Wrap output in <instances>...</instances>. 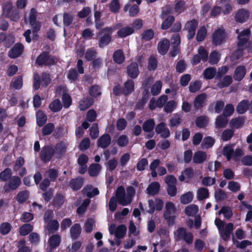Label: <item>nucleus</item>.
I'll return each mask as SVG.
<instances>
[{
    "mask_svg": "<svg viewBox=\"0 0 252 252\" xmlns=\"http://www.w3.org/2000/svg\"><path fill=\"white\" fill-rule=\"evenodd\" d=\"M56 63L55 57L52 56L47 51L42 52L35 60V64L40 66H50Z\"/></svg>",
    "mask_w": 252,
    "mask_h": 252,
    "instance_id": "1",
    "label": "nucleus"
},
{
    "mask_svg": "<svg viewBox=\"0 0 252 252\" xmlns=\"http://www.w3.org/2000/svg\"><path fill=\"white\" fill-rule=\"evenodd\" d=\"M113 32V30L111 27H105L98 32V35H103L99 38L98 40V46L100 48H103L104 47L108 45L112 40L111 34Z\"/></svg>",
    "mask_w": 252,
    "mask_h": 252,
    "instance_id": "2",
    "label": "nucleus"
},
{
    "mask_svg": "<svg viewBox=\"0 0 252 252\" xmlns=\"http://www.w3.org/2000/svg\"><path fill=\"white\" fill-rule=\"evenodd\" d=\"M227 37L225 30L223 28L216 30L212 35V43L215 46H218L225 42Z\"/></svg>",
    "mask_w": 252,
    "mask_h": 252,
    "instance_id": "3",
    "label": "nucleus"
},
{
    "mask_svg": "<svg viewBox=\"0 0 252 252\" xmlns=\"http://www.w3.org/2000/svg\"><path fill=\"white\" fill-rule=\"evenodd\" d=\"M55 154V149L53 145H45L41 148L39 157L43 162L48 163L52 159Z\"/></svg>",
    "mask_w": 252,
    "mask_h": 252,
    "instance_id": "4",
    "label": "nucleus"
},
{
    "mask_svg": "<svg viewBox=\"0 0 252 252\" xmlns=\"http://www.w3.org/2000/svg\"><path fill=\"white\" fill-rule=\"evenodd\" d=\"M176 211L175 205L172 202H167L166 203L163 217L167 221L169 225H172L174 224L175 216L173 214L175 213Z\"/></svg>",
    "mask_w": 252,
    "mask_h": 252,
    "instance_id": "5",
    "label": "nucleus"
},
{
    "mask_svg": "<svg viewBox=\"0 0 252 252\" xmlns=\"http://www.w3.org/2000/svg\"><path fill=\"white\" fill-rule=\"evenodd\" d=\"M198 25V22L195 19L188 21L186 23L184 30L187 31L188 32L187 35L188 40H190L194 37Z\"/></svg>",
    "mask_w": 252,
    "mask_h": 252,
    "instance_id": "6",
    "label": "nucleus"
},
{
    "mask_svg": "<svg viewBox=\"0 0 252 252\" xmlns=\"http://www.w3.org/2000/svg\"><path fill=\"white\" fill-rule=\"evenodd\" d=\"M21 178L17 176H13L9 180L7 184L4 185L3 189L5 192L7 193L11 190L17 189L21 184Z\"/></svg>",
    "mask_w": 252,
    "mask_h": 252,
    "instance_id": "7",
    "label": "nucleus"
},
{
    "mask_svg": "<svg viewBox=\"0 0 252 252\" xmlns=\"http://www.w3.org/2000/svg\"><path fill=\"white\" fill-rule=\"evenodd\" d=\"M24 49L23 44L20 43H16L8 51V57L11 59H16L23 54Z\"/></svg>",
    "mask_w": 252,
    "mask_h": 252,
    "instance_id": "8",
    "label": "nucleus"
},
{
    "mask_svg": "<svg viewBox=\"0 0 252 252\" xmlns=\"http://www.w3.org/2000/svg\"><path fill=\"white\" fill-rule=\"evenodd\" d=\"M250 16L249 11L245 9H239L234 15L235 21L238 23H244L249 19Z\"/></svg>",
    "mask_w": 252,
    "mask_h": 252,
    "instance_id": "9",
    "label": "nucleus"
},
{
    "mask_svg": "<svg viewBox=\"0 0 252 252\" xmlns=\"http://www.w3.org/2000/svg\"><path fill=\"white\" fill-rule=\"evenodd\" d=\"M126 73L132 79L137 78L140 73L137 63L136 62L130 63L126 67Z\"/></svg>",
    "mask_w": 252,
    "mask_h": 252,
    "instance_id": "10",
    "label": "nucleus"
},
{
    "mask_svg": "<svg viewBox=\"0 0 252 252\" xmlns=\"http://www.w3.org/2000/svg\"><path fill=\"white\" fill-rule=\"evenodd\" d=\"M247 73L246 67L243 65L237 66L234 70L233 77L235 81L240 82L245 77Z\"/></svg>",
    "mask_w": 252,
    "mask_h": 252,
    "instance_id": "11",
    "label": "nucleus"
},
{
    "mask_svg": "<svg viewBox=\"0 0 252 252\" xmlns=\"http://www.w3.org/2000/svg\"><path fill=\"white\" fill-rule=\"evenodd\" d=\"M170 45L169 40L164 38L160 40L157 46V50L159 54L161 55H165L167 54Z\"/></svg>",
    "mask_w": 252,
    "mask_h": 252,
    "instance_id": "12",
    "label": "nucleus"
},
{
    "mask_svg": "<svg viewBox=\"0 0 252 252\" xmlns=\"http://www.w3.org/2000/svg\"><path fill=\"white\" fill-rule=\"evenodd\" d=\"M155 131L157 134H160V137L167 138L170 136V131L164 122L159 123L155 128Z\"/></svg>",
    "mask_w": 252,
    "mask_h": 252,
    "instance_id": "13",
    "label": "nucleus"
},
{
    "mask_svg": "<svg viewBox=\"0 0 252 252\" xmlns=\"http://www.w3.org/2000/svg\"><path fill=\"white\" fill-rule=\"evenodd\" d=\"M125 190L122 186L119 187L116 191V196L119 204L126 206L130 202V200L128 201L125 200Z\"/></svg>",
    "mask_w": 252,
    "mask_h": 252,
    "instance_id": "14",
    "label": "nucleus"
},
{
    "mask_svg": "<svg viewBox=\"0 0 252 252\" xmlns=\"http://www.w3.org/2000/svg\"><path fill=\"white\" fill-rule=\"evenodd\" d=\"M233 230V224L230 222L227 223L225 228L219 230V232L221 238L225 241H227L230 239V234Z\"/></svg>",
    "mask_w": 252,
    "mask_h": 252,
    "instance_id": "15",
    "label": "nucleus"
},
{
    "mask_svg": "<svg viewBox=\"0 0 252 252\" xmlns=\"http://www.w3.org/2000/svg\"><path fill=\"white\" fill-rule=\"evenodd\" d=\"M207 98L205 93H201L196 96L193 101V106L195 110L201 109L205 105Z\"/></svg>",
    "mask_w": 252,
    "mask_h": 252,
    "instance_id": "16",
    "label": "nucleus"
},
{
    "mask_svg": "<svg viewBox=\"0 0 252 252\" xmlns=\"http://www.w3.org/2000/svg\"><path fill=\"white\" fill-rule=\"evenodd\" d=\"M111 138L108 133L101 135L97 140V145L98 147L103 149L107 148L111 144Z\"/></svg>",
    "mask_w": 252,
    "mask_h": 252,
    "instance_id": "17",
    "label": "nucleus"
},
{
    "mask_svg": "<svg viewBox=\"0 0 252 252\" xmlns=\"http://www.w3.org/2000/svg\"><path fill=\"white\" fill-rule=\"evenodd\" d=\"M94 103V99L90 96L83 98L79 102V109L81 111H85L89 108Z\"/></svg>",
    "mask_w": 252,
    "mask_h": 252,
    "instance_id": "18",
    "label": "nucleus"
},
{
    "mask_svg": "<svg viewBox=\"0 0 252 252\" xmlns=\"http://www.w3.org/2000/svg\"><path fill=\"white\" fill-rule=\"evenodd\" d=\"M113 60L115 63L121 64L125 60L124 53L122 49H118L114 51L113 55Z\"/></svg>",
    "mask_w": 252,
    "mask_h": 252,
    "instance_id": "19",
    "label": "nucleus"
},
{
    "mask_svg": "<svg viewBox=\"0 0 252 252\" xmlns=\"http://www.w3.org/2000/svg\"><path fill=\"white\" fill-rule=\"evenodd\" d=\"M82 228L79 223L74 224L70 229V235L72 240L77 239L81 233Z\"/></svg>",
    "mask_w": 252,
    "mask_h": 252,
    "instance_id": "20",
    "label": "nucleus"
},
{
    "mask_svg": "<svg viewBox=\"0 0 252 252\" xmlns=\"http://www.w3.org/2000/svg\"><path fill=\"white\" fill-rule=\"evenodd\" d=\"M245 123V117L239 116L233 118L229 123L230 126L233 128L238 129L243 126Z\"/></svg>",
    "mask_w": 252,
    "mask_h": 252,
    "instance_id": "21",
    "label": "nucleus"
},
{
    "mask_svg": "<svg viewBox=\"0 0 252 252\" xmlns=\"http://www.w3.org/2000/svg\"><path fill=\"white\" fill-rule=\"evenodd\" d=\"M84 183V180L81 177H78L75 179H72L69 182V186L74 191H77L80 189Z\"/></svg>",
    "mask_w": 252,
    "mask_h": 252,
    "instance_id": "22",
    "label": "nucleus"
},
{
    "mask_svg": "<svg viewBox=\"0 0 252 252\" xmlns=\"http://www.w3.org/2000/svg\"><path fill=\"white\" fill-rule=\"evenodd\" d=\"M249 100L243 99L240 101L236 108V111L239 114H245L249 109Z\"/></svg>",
    "mask_w": 252,
    "mask_h": 252,
    "instance_id": "23",
    "label": "nucleus"
},
{
    "mask_svg": "<svg viewBox=\"0 0 252 252\" xmlns=\"http://www.w3.org/2000/svg\"><path fill=\"white\" fill-rule=\"evenodd\" d=\"M125 96H128L134 91V82L132 79H127L124 83Z\"/></svg>",
    "mask_w": 252,
    "mask_h": 252,
    "instance_id": "24",
    "label": "nucleus"
},
{
    "mask_svg": "<svg viewBox=\"0 0 252 252\" xmlns=\"http://www.w3.org/2000/svg\"><path fill=\"white\" fill-rule=\"evenodd\" d=\"M206 158V153L205 152L199 151L194 153L193 157V161L195 163H202Z\"/></svg>",
    "mask_w": 252,
    "mask_h": 252,
    "instance_id": "25",
    "label": "nucleus"
},
{
    "mask_svg": "<svg viewBox=\"0 0 252 252\" xmlns=\"http://www.w3.org/2000/svg\"><path fill=\"white\" fill-rule=\"evenodd\" d=\"M134 32L133 28L130 27H123L117 32V35L120 38H125L128 35L133 34Z\"/></svg>",
    "mask_w": 252,
    "mask_h": 252,
    "instance_id": "26",
    "label": "nucleus"
},
{
    "mask_svg": "<svg viewBox=\"0 0 252 252\" xmlns=\"http://www.w3.org/2000/svg\"><path fill=\"white\" fill-rule=\"evenodd\" d=\"M160 189V185L157 182H154L151 183L147 188L146 191L147 194L154 195L158 193Z\"/></svg>",
    "mask_w": 252,
    "mask_h": 252,
    "instance_id": "27",
    "label": "nucleus"
},
{
    "mask_svg": "<svg viewBox=\"0 0 252 252\" xmlns=\"http://www.w3.org/2000/svg\"><path fill=\"white\" fill-rule=\"evenodd\" d=\"M61 243V236L59 234L52 235L49 239V244L51 249L58 247Z\"/></svg>",
    "mask_w": 252,
    "mask_h": 252,
    "instance_id": "28",
    "label": "nucleus"
},
{
    "mask_svg": "<svg viewBox=\"0 0 252 252\" xmlns=\"http://www.w3.org/2000/svg\"><path fill=\"white\" fill-rule=\"evenodd\" d=\"M187 9V5L183 0H176L175 2L174 9L176 12L180 14Z\"/></svg>",
    "mask_w": 252,
    "mask_h": 252,
    "instance_id": "29",
    "label": "nucleus"
},
{
    "mask_svg": "<svg viewBox=\"0 0 252 252\" xmlns=\"http://www.w3.org/2000/svg\"><path fill=\"white\" fill-rule=\"evenodd\" d=\"M209 123V120L206 116H200L197 117L195 120V123L196 126L200 128H204L207 126Z\"/></svg>",
    "mask_w": 252,
    "mask_h": 252,
    "instance_id": "30",
    "label": "nucleus"
},
{
    "mask_svg": "<svg viewBox=\"0 0 252 252\" xmlns=\"http://www.w3.org/2000/svg\"><path fill=\"white\" fill-rule=\"evenodd\" d=\"M216 69L213 67L206 68L203 72V77L206 80H211L216 77Z\"/></svg>",
    "mask_w": 252,
    "mask_h": 252,
    "instance_id": "31",
    "label": "nucleus"
},
{
    "mask_svg": "<svg viewBox=\"0 0 252 252\" xmlns=\"http://www.w3.org/2000/svg\"><path fill=\"white\" fill-rule=\"evenodd\" d=\"M101 169V165L98 163H93L90 165L88 173L91 177L96 176Z\"/></svg>",
    "mask_w": 252,
    "mask_h": 252,
    "instance_id": "32",
    "label": "nucleus"
},
{
    "mask_svg": "<svg viewBox=\"0 0 252 252\" xmlns=\"http://www.w3.org/2000/svg\"><path fill=\"white\" fill-rule=\"evenodd\" d=\"M36 124L39 126H43L47 121V116L41 110H38L36 113Z\"/></svg>",
    "mask_w": 252,
    "mask_h": 252,
    "instance_id": "33",
    "label": "nucleus"
},
{
    "mask_svg": "<svg viewBox=\"0 0 252 252\" xmlns=\"http://www.w3.org/2000/svg\"><path fill=\"white\" fill-rule=\"evenodd\" d=\"M55 151V154L59 157H62L66 151V145L63 142H60L56 144L54 147Z\"/></svg>",
    "mask_w": 252,
    "mask_h": 252,
    "instance_id": "34",
    "label": "nucleus"
},
{
    "mask_svg": "<svg viewBox=\"0 0 252 252\" xmlns=\"http://www.w3.org/2000/svg\"><path fill=\"white\" fill-rule=\"evenodd\" d=\"M62 107L63 105L59 98L54 99L49 105V109L54 113L59 112Z\"/></svg>",
    "mask_w": 252,
    "mask_h": 252,
    "instance_id": "35",
    "label": "nucleus"
},
{
    "mask_svg": "<svg viewBox=\"0 0 252 252\" xmlns=\"http://www.w3.org/2000/svg\"><path fill=\"white\" fill-rule=\"evenodd\" d=\"M175 17L173 15L168 16L166 18L164 19L161 25V29L166 30L169 29L175 21Z\"/></svg>",
    "mask_w": 252,
    "mask_h": 252,
    "instance_id": "36",
    "label": "nucleus"
},
{
    "mask_svg": "<svg viewBox=\"0 0 252 252\" xmlns=\"http://www.w3.org/2000/svg\"><path fill=\"white\" fill-rule=\"evenodd\" d=\"M12 170L10 168H6L0 172V180L2 182L9 181L12 176Z\"/></svg>",
    "mask_w": 252,
    "mask_h": 252,
    "instance_id": "37",
    "label": "nucleus"
},
{
    "mask_svg": "<svg viewBox=\"0 0 252 252\" xmlns=\"http://www.w3.org/2000/svg\"><path fill=\"white\" fill-rule=\"evenodd\" d=\"M182 115L178 113H175L170 120V126L171 127H177L182 123Z\"/></svg>",
    "mask_w": 252,
    "mask_h": 252,
    "instance_id": "38",
    "label": "nucleus"
},
{
    "mask_svg": "<svg viewBox=\"0 0 252 252\" xmlns=\"http://www.w3.org/2000/svg\"><path fill=\"white\" fill-rule=\"evenodd\" d=\"M155 123L153 119H150L144 122L142 126L143 130L146 132H150L153 130Z\"/></svg>",
    "mask_w": 252,
    "mask_h": 252,
    "instance_id": "39",
    "label": "nucleus"
},
{
    "mask_svg": "<svg viewBox=\"0 0 252 252\" xmlns=\"http://www.w3.org/2000/svg\"><path fill=\"white\" fill-rule=\"evenodd\" d=\"M89 94L92 97H96L101 94L100 87L96 84L93 85L90 87Z\"/></svg>",
    "mask_w": 252,
    "mask_h": 252,
    "instance_id": "40",
    "label": "nucleus"
},
{
    "mask_svg": "<svg viewBox=\"0 0 252 252\" xmlns=\"http://www.w3.org/2000/svg\"><path fill=\"white\" fill-rule=\"evenodd\" d=\"M29 192L27 190L19 191L17 194L16 199L18 203H25L29 198Z\"/></svg>",
    "mask_w": 252,
    "mask_h": 252,
    "instance_id": "41",
    "label": "nucleus"
},
{
    "mask_svg": "<svg viewBox=\"0 0 252 252\" xmlns=\"http://www.w3.org/2000/svg\"><path fill=\"white\" fill-rule=\"evenodd\" d=\"M209 192L208 189L200 188L197 191V198L199 201H202L209 197Z\"/></svg>",
    "mask_w": 252,
    "mask_h": 252,
    "instance_id": "42",
    "label": "nucleus"
},
{
    "mask_svg": "<svg viewBox=\"0 0 252 252\" xmlns=\"http://www.w3.org/2000/svg\"><path fill=\"white\" fill-rule=\"evenodd\" d=\"M155 32L153 30L147 29L141 34V39L143 41H148L153 38Z\"/></svg>",
    "mask_w": 252,
    "mask_h": 252,
    "instance_id": "43",
    "label": "nucleus"
},
{
    "mask_svg": "<svg viewBox=\"0 0 252 252\" xmlns=\"http://www.w3.org/2000/svg\"><path fill=\"white\" fill-rule=\"evenodd\" d=\"M233 82L232 78L230 75H226L218 83V86L222 89L228 87Z\"/></svg>",
    "mask_w": 252,
    "mask_h": 252,
    "instance_id": "44",
    "label": "nucleus"
},
{
    "mask_svg": "<svg viewBox=\"0 0 252 252\" xmlns=\"http://www.w3.org/2000/svg\"><path fill=\"white\" fill-rule=\"evenodd\" d=\"M234 150L230 145L225 146L222 149V155L225 156L227 161H230L233 156Z\"/></svg>",
    "mask_w": 252,
    "mask_h": 252,
    "instance_id": "45",
    "label": "nucleus"
},
{
    "mask_svg": "<svg viewBox=\"0 0 252 252\" xmlns=\"http://www.w3.org/2000/svg\"><path fill=\"white\" fill-rule=\"evenodd\" d=\"M33 228V226L30 223H25L20 227V234L22 236L27 235L32 231Z\"/></svg>",
    "mask_w": 252,
    "mask_h": 252,
    "instance_id": "46",
    "label": "nucleus"
},
{
    "mask_svg": "<svg viewBox=\"0 0 252 252\" xmlns=\"http://www.w3.org/2000/svg\"><path fill=\"white\" fill-rule=\"evenodd\" d=\"M215 142V140L211 136L205 137L202 142L201 145L203 149H209L213 146Z\"/></svg>",
    "mask_w": 252,
    "mask_h": 252,
    "instance_id": "47",
    "label": "nucleus"
},
{
    "mask_svg": "<svg viewBox=\"0 0 252 252\" xmlns=\"http://www.w3.org/2000/svg\"><path fill=\"white\" fill-rule=\"evenodd\" d=\"M23 86V78L22 76H18L10 84V88L16 90H20Z\"/></svg>",
    "mask_w": 252,
    "mask_h": 252,
    "instance_id": "48",
    "label": "nucleus"
},
{
    "mask_svg": "<svg viewBox=\"0 0 252 252\" xmlns=\"http://www.w3.org/2000/svg\"><path fill=\"white\" fill-rule=\"evenodd\" d=\"M207 31L204 26H201L197 31L196 40L198 42L203 41L206 36Z\"/></svg>",
    "mask_w": 252,
    "mask_h": 252,
    "instance_id": "49",
    "label": "nucleus"
},
{
    "mask_svg": "<svg viewBox=\"0 0 252 252\" xmlns=\"http://www.w3.org/2000/svg\"><path fill=\"white\" fill-rule=\"evenodd\" d=\"M224 115H220L216 119L215 125L217 128H222L225 126L228 121Z\"/></svg>",
    "mask_w": 252,
    "mask_h": 252,
    "instance_id": "50",
    "label": "nucleus"
},
{
    "mask_svg": "<svg viewBox=\"0 0 252 252\" xmlns=\"http://www.w3.org/2000/svg\"><path fill=\"white\" fill-rule=\"evenodd\" d=\"M74 16L71 13L64 12L63 14V24L64 27L69 26L73 22Z\"/></svg>",
    "mask_w": 252,
    "mask_h": 252,
    "instance_id": "51",
    "label": "nucleus"
},
{
    "mask_svg": "<svg viewBox=\"0 0 252 252\" xmlns=\"http://www.w3.org/2000/svg\"><path fill=\"white\" fill-rule=\"evenodd\" d=\"M59 225L58 220H54L47 223V229L49 233H54L58 230Z\"/></svg>",
    "mask_w": 252,
    "mask_h": 252,
    "instance_id": "52",
    "label": "nucleus"
},
{
    "mask_svg": "<svg viewBox=\"0 0 252 252\" xmlns=\"http://www.w3.org/2000/svg\"><path fill=\"white\" fill-rule=\"evenodd\" d=\"M198 211V206L194 204L188 205L185 209V214L189 217L193 216L195 215Z\"/></svg>",
    "mask_w": 252,
    "mask_h": 252,
    "instance_id": "53",
    "label": "nucleus"
},
{
    "mask_svg": "<svg viewBox=\"0 0 252 252\" xmlns=\"http://www.w3.org/2000/svg\"><path fill=\"white\" fill-rule=\"evenodd\" d=\"M97 53L94 48H89L85 54V58L88 62L91 61L96 58Z\"/></svg>",
    "mask_w": 252,
    "mask_h": 252,
    "instance_id": "54",
    "label": "nucleus"
},
{
    "mask_svg": "<svg viewBox=\"0 0 252 252\" xmlns=\"http://www.w3.org/2000/svg\"><path fill=\"white\" fill-rule=\"evenodd\" d=\"M193 194L192 192L188 191L181 196V202L183 204H187L191 202L193 199Z\"/></svg>",
    "mask_w": 252,
    "mask_h": 252,
    "instance_id": "55",
    "label": "nucleus"
},
{
    "mask_svg": "<svg viewBox=\"0 0 252 252\" xmlns=\"http://www.w3.org/2000/svg\"><path fill=\"white\" fill-rule=\"evenodd\" d=\"M63 196L60 193H57L53 199V205L55 207L59 208L63 204Z\"/></svg>",
    "mask_w": 252,
    "mask_h": 252,
    "instance_id": "56",
    "label": "nucleus"
},
{
    "mask_svg": "<svg viewBox=\"0 0 252 252\" xmlns=\"http://www.w3.org/2000/svg\"><path fill=\"white\" fill-rule=\"evenodd\" d=\"M15 8L11 2L7 1L2 6L3 14L6 17L7 15H9V13Z\"/></svg>",
    "mask_w": 252,
    "mask_h": 252,
    "instance_id": "57",
    "label": "nucleus"
},
{
    "mask_svg": "<svg viewBox=\"0 0 252 252\" xmlns=\"http://www.w3.org/2000/svg\"><path fill=\"white\" fill-rule=\"evenodd\" d=\"M12 228L11 224L7 222H2L0 224V233L3 235L8 234Z\"/></svg>",
    "mask_w": 252,
    "mask_h": 252,
    "instance_id": "58",
    "label": "nucleus"
},
{
    "mask_svg": "<svg viewBox=\"0 0 252 252\" xmlns=\"http://www.w3.org/2000/svg\"><path fill=\"white\" fill-rule=\"evenodd\" d=\"M201 87V83L200 81L196 80L190 83L189 87V91L191 93H195L199 91Z\"/></svg>",
    "mask_w": 252,
    "mask_h": 252,
    "instance_id": "59",
    "label": "nucleus"
},
{
    "mask_svg": "<svg viewBox=\"0 0 252 252\" xmlns=\"http://www.w3.org/2000/svg\"><path fill=\"white\" fill-rule=\"evenodd\" d=\"M220 55L219 53L216 51H213L211 52L209 57V63L211 64H215L218 63L220 60Z\"/></svg>",
    "mask_w": 252,
    "mask_h": 252,
    "instance_id": "60",
    "label": "nucleus"
},
{
    "mask_svg": "<svg viewBox=\"0 0 252 252\" xmlns=\"http://www.w3.org/2000/svg\"><path fill=\"white\" fill-rule=\"evenodd\" d=\"M126 232V227L124 224L119 225L115 231V236L118 238H122Z\"/></svg>",
    "mask_w": 252,
    "mask_h": 252,
    "instance_id": "61",
    "label": "nucleus"
},
{
    "mask_svg": "<svg viewBox=\"0 0 252 252\" xmlns=\"http://www.w3.org/2000/svg\"><path fill=\"white\" fill-rule=\"evenodd\" d=\"M161 87L162 83L161 81H156L151 87V91L152 95L154 96L158 95L161 91Z\"/></svg>",
    "mask_w": 252,
    "mask_h": 252,
    "instance_id": "62",
    "label": "nucleus"
},
{
    "mask_svg": "<svg viewBox=\"0 0 252 252\" xmlns=\"http://www.w3.org/2000/svg\"><path fill=\"white\" fill-rule=\"evenodd\" d=\"M110 11L113 13H117L120 9L119 0H112L109 5Z\"/></svg>",
    "mask_w": 252,
    "mask_h": 252,
    "instance_id": "63",
    "label": "nucleus"
},
{
    "mask_svg": "<svg viewBox=\"0 0 252 252\" xmlns=\"http://www.w3.org/2000/svg\"><path fill=\"white\" fill-rule=\"evenodd\" d=\"M158 63L157 58L153 56H151L148 59V69L149 70H155L158 67Z\"/></svg>",
    "mask_w": 252,
    "mask_h": 252,
    "instance_id": "64",
    "label": "nucleus"
}]
</instances>
